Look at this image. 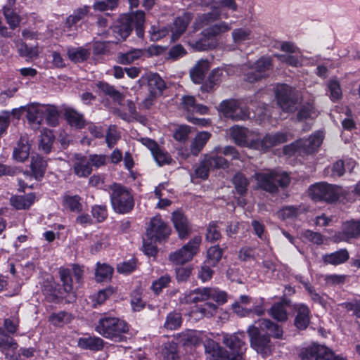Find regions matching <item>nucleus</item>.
Returning <instances> with one entry per match:
<instances>
[{
    "mask_svg": "<svg viewBox=\"0 0 360 360\" xmlns=\"http://www.w3.org/2000/svg\"><path fill=\"white\" fill-rule=\"evenodd\" d=\"M286 304L284 302L274 304L269 309V314L278 321H284L288 319Z\"/></svg>",
    "mask_w": 360,
    "mask_h": 360,
    "instance_id": "obj_43",
    "label": "nucleus"
},
{
    "mask_svg": "<svg viewBox=\"0 0 360 360\" xmlns=\"http://www.w3.org/2000/svg\"><path fill=\"white\" fill-rule=\"evenodd\" d=\"M329 96L333 101L340 99L342 96V90L339 82L335 79H331L328 84Z\"/></svg>",
    "mask_w": 360,
    "mask_h": 360,
    "instance_id": "obj_60",
    "label": "nucleus"
},
{
    "mask_svg": "<svg viewBox=\"0 0 360 360\" xmlns=\"http://www.w3.org/2000/svg\"><path fill=\"white\" fill-rule=\"evenodd\" d=\"M231 37L236 45L243 44L252 38V31L249 27L236 28L232 31Z\"/></svg>",
    "mask_w": 360,
    "mask_h": 360,
    "instance_id": "obj_37",
    "label": "nucleus"
},
{
    "mask_svg": "<svg viewBox=\"0 0 360 360\" xmlns=\"http://www.w3.org/2000/svg\"><path fill=\"white\" fill-rule=\"evenodd\" d=\"M36 198L33 193L25 195H15L11 198V205L18 210L29 208L34 202Z\"/></svg>",
    "mask_w": 360,
    "mask_h": 360,
    "instance_id": "obj_33",
    "label": "nucleus"
},
{
    "mask_svg": "<svg viewBox=\"0 0 360 360\" xmlns=\"http://www.w3.org/2000/svg\"><path fill=\"white\" fill-rule=\"evenodd\" d=\"M238 5L236 0H220L214 2L212 5V11L198 16L195 20V26L200 29L204 26L209 25L220 18H228L229 17L225 9L232 12L236 11Z\"/></svg>",
    "mask_w": 360,
    "mask_h": 360,
    "instance_id": "obj_4",
    "label": "nucleus"
},
{
    "mask_svg": "<svg viewBox=\"0 0 360 360\" xmlns=\"http://www.w3.org/2000/svg\"><path fill=\"white\" fill-rule=\"evenodd\" d=\"M191 19V14L186 13L182 15L177 17L174 22L167 27L172 41H175L180 38L186 31Z\"/></svg>",
    "mask_w": 360,
    "mask_h": 360,
    "instance_id": "obj_19",
    "label": "nucleus"
},
{
    "mask_svg": "<svg viewBox=\"0 0 360 360\" xmlns=\"http://www.w3.org/2000/svg\"><path fill=\"white\" fill-rule=\"evenodd\" d=\"M44 105L32 103L25 106L27 119L29 122L39 124L44 119Z\"/></svg>",
    "mask_w": 360,
    "mask_h": 360,
    "instance_id": "obj_24",
    "label": "nucleus"
},
{
    "mask_svg": "<svg viewBox=\"0 0 360 360\" xmlns=\"http://www.w3.org/2000/svg\"><path fill=\"white\" fill-rule=\"evenodd\" d=\"M309 194L314 201L334 202L338 199L340 189L338 186L324 182L310 186Z\"/></svg>",
    "mask_w": 360,
    "mask_h": 360,
    "instance_id": "obj_11",
    "label": "nucleus"
},
{
    "mask_svg": "<svg viewBox=\"0 0 360 360\" xmlns=\"http://www.w3.org/2000/svg\"><path fill=\"white\" fill-rule=\"evenodd\" d=\"M60 280L63 283L64 290L66 292H70L72 290V279L71 271L68 269L60 270Z\"/></svg>",
    "mask_w": 360,
    "mask_h": 360,
    "instance_id": "obj_57",
    "label": "nucleus"
},
{
    "mask_svg": "<svg viewBox=\"0 0 360 360\" xmlns=\"http://www.w3.org/2000/svg\"><path fill=\"white\" fill-rule=\"evenodd\" d=\"M65 116L68 123L76 128L84 127V120L83 116L71 108L65 110Z\"/></svg>",
    "mask_w": 360,
    "mask_h": 360,
    "instance_id": "obj_42",
    "label": "nucleus"
},
{
    "mask_svg": "<svg viewBox=\"0 0 360 360\" xmlns=\"http://www.w3.org/2000/svg\"><path fill=\"white\" fill-rule=\"evenodd\" d=\"M98 87L101 89L103 92L110 95L115 101L120 103L122 101L124 98V96L115 90L113 86H110L107 83L105 82H99L97 84Z\"/></svg>",
    "mask_w": 360,
    "mask_h": 360,
    "instance_id": "obj_55",
    "label": "nucleus"
},
{
    "mask_svg": "<svg viewBox=\"0 0 360 360\" xmlns=\"http://www.w3.org/2000/svg\"><path fill=\"white\" fill-rule=\"evenodd\" d=\"M169 227L160 216H155L151 219L146 231L147 236L154 241L165 238L169 235Z\"/></svg>",
    "mask_w": 360,
    "mask_h": 360,
    "instance_id": "obj_16",
    "label": "nucleus"
},
{
    "mask_svg": "<svg viewBox=\"0 0 360 360\" xmlns=\"http://www.w3.org/2000/svg\"><path fill=\"white\" fill-rule=\"evenodd\" d=\"M281 50L288 53L285 55H277L276 57L287 64L297 67L302 64V54L300 49L290 42H285L281 45Z\"/></svg>",
    "mask_w": 360,
    "mask_h": 360,
    "instance_id": "obj_18",
    "label": "nucleus"
},
{
    "mask_svg": "<svg viewBox=\"0 0 360 360\" xmlns=\"http://www.w3.org/2000/svg\"><path fill=\"white\" fill-rule=\"evenodd\" d=\"M89 12V8L84 6L75 11L66 20L64 32L67 36H74L77 30V24Z\"/></svg>",
    "mask_w": 360,
    "mask_h": 360,
    "instance_id": "obj_21",
    "label": "nucleus"
},
{
    "mask_svg": "<svg viewBox=\"0 0 360 360\" xmlns=\"http://www.w3.org/2000/svg\"><path fill=\"white\" fill-rule=\"evenodd\" d=\"M113 293L111 288H106L98 291L96 294L93 295L91 299L93 302V305L96 307L98 305L103 304L107 298H108Z\"/></svg>",
    "mask_w": 360,
    "mask_h": 360,
    "instance_id": "obj_58",
    "label": "nucleus"
},
{
    "mask_svg": "<svg viewBox=\"0 0 360 360\" xmlns=\"http://www.w3.org/2000/svg\"><path fill=\"white\" fill-rule=\"evenodd\" d=\"M261 329L255 323L250 326L247 330L252 349L262 356H266L271 354L274 347L269 336L261 335Z\"/></svg>",
    "mask_w": 360,
    "mask_h": 360,
    "instance_id": "obj_8",
    "label": "nucleus"
},
{
    "mask_svg": "<svg viewBox=\"0 0 360 360\" xmlns=\"http://www.w3.org/2000/svg\"><path fill=\"white\" fill-rule=\"evenodd\" d=\"M18 52L20 56L32 59L37 57L39 49L37 46L28 47L26 44L21 42L18 45Z\"/></svg>",
    "mask_w": 360,
    "mask_h": 360,
    "instance_id": "obj_52",
    "label": "nucleus"
},
{
    "mask_svg": "<svg viewBox=\"0 0 360 360\" xmlns=\"http://www.w3.org/2000/svg\"><path fill=\"white\" fill-rule=\"evenodd\" d=\"M44 118L46 119L47 123L51 126H56L58 120V111L53 105H44Z\"/></svg>",
    "mask_w": 360,
    "mask_h": 360,
    "instance_id": "obj_49",
    "label": "nucleus"
},
{
    "mask_svg": "<svg viewBox=\"0 0 360 360\" xmlns=\"http://www.w3.org/2000/svg\"><path fill=\"white\" fill-rule=\"evenodd\" d=\"M272 66L271 60L268 57H262L257 60L245 74V79L249 82H255L269 75Z\"/></svg>",
    "mask_w": 360,
    "mask_h": 360,
    "instance_id": "obj_14",
    "label": "nucleus"
},
{
    "mask_svg": "<svg viewBox=\"0 0 360 360\" xmlns=\"http://www.w3.org/2000/svg\"><path fill=\"white\" fill-rule=\"evenodd\" d=\"M331 350L328 347L312 344L302 350L300 356L302 360H326L331 356Z\"/></svg>",
    "mask_w": 360,
    "mask_h": 360,
    "instance_id": "obj_17",
    "label": "nucleus"
},
{
    "mask_svg": "<svg viewBox=\"0 0 360 360\" xmlns=\"http://www.w3.org/2000/svg\"><path fill=\"white\" fill-rule=\"evenodd\" d=\"M110 202L114 211L119 214L129 213L134 207V199L131 191L118 184L110 186Z\"/></svg>",
    "mask_w": 360,
    "mask_h": 360,
    "instance_id": "obj_5",
    "label": "nucleus"
},
{
    "mask_svg": "<svg viewBox=\"0 0 360 360\" xmlns=\"http://www.w3.org/2000/svg\"><path fill=\"white\" fill-rule=\"evenodd\" d=\"M297 315L295 325L299 329H305L309 323V309L304 304H297L295 307Z\"/></svg>",
    "mask_w": 360,
    "mask_h": 360,
    "instance_id": "obj_27",
    "label": "nucleus"
},
{
    "mask_svg": "<svg viewBox=\"0 0 360 360\" xmlns=\"http://www.w3.org/2000/svg\"><path fill=\"white\" fill-rule=\"evenodd\" d=\"M223 342L229 348L230 352L212 340L205 342V350L217 360H244L246 345L239 338L238 334L224 335Z\"/></svg>",
    "mask_w": 360,
    "mask_h": 360,
    "instance_id": "obj_1",
    "label": "nucleus"
},
{
    "mask_svg": "<svg viewBox=\"0 0 360 360\" xmlns=\"http://www.w3.org/2000/svg\"><path fill=\"white\" fill-rule=\"evenodd\" d=\"M318 111L311 103L303 104L297 113V119L300 121L307 119H314L318 116Z\"/></svg>",
    "mask_w": 360,
    "mask_h": 360,
    "instance_id": "obj_46",
    "label": "nucleus"
},
{
    "mask_svg": "<svg viewBox=\"0 0 360 360\" xmlns=\"http://www.w3.org/2000/svg\"><path fill=\"white\" fill-rule=\"evenodd\" d=\"M148 86L149 93L153 96H157L162 93L165 84L158 75H152L148 79Z\"/></svg>",
    "mask_w": 360,
    "mask_h": 360,
    "instance_id": "obj_38",
    "label": "nucleus"
},
{
    "mask_svg": "<svg viewBox=\"0 0 360 360\" xmlns=\"http://www.w3.org/2000/svg\"><path fill=\"white\" fill-rule=\"evenodd\" d=\"M46 166V162L42 158L39 156L32 157L30 168L32 175L36 180L40 181L44 177Z\"/></svg>",
    "mask_w": 360,
    "mask_h": 360,
    "instance_id": "obj_28",
    "label": "nucleus"
},
{
    "mask_svg": "<svg viewBox=\"0 0 360 360\" xmlns=\"http://www.w3.org/2000/svg\"><path fill=\"white\" fill-rule=\"evenodd\" d=\"M229 131L230 136L236 144L255 149L257 131L249 130L238 125L233 126Z\"/></svg>",
    "mask_w": 360,
    "mask_h": 360,
    "instance_id": "obj_13",
    "label": "nucleus"
},
{
    "mask_svg": "<svg viewBox=\"0 0 360 360\" xmlns=\"http://www.w3.org/2000/svg\"><path fill=\"white\" fill-rule=\"evenodd\" d=\"M144 53L145 50L140 49H134L126 53H120L118 54V61L121 64L128 65L141 58Z\"/></svg>",
    "mask_w": 360,
    "mask_h": 360,
    "instance_id": "obj_39",
    "label": "nucleus"
},
{
    "mask_svg": "<svg viewBox=\"0 0 360 360\" xmlns=\"http://www.w3.org/2000/svg\"><path fill=\"white\" fill-rule=\"evenodd\" d=\"M205 162H207V165L210 169H219L226 168L228 167V161L223 158L217 155L207 154L204 156Z\"/></svg>",
    "mask_w": 360,
    "mask_h": 360,
    "instance_id": "obj_44",
    "label": "nucleus"
},
{
    "mask_svg": "<svg viewBox=\"0 0 360 360\" xmlns=\"http://www.w3.org/2000/svg\"><path fill=\"white\" fill-rule=\"evenodd\" d=\"M220 110L226 117L235 120H245L250 116V111L246 104L238 100H226L220 104Z\"/></svg>",
    "mask_w": 360,
    "mask_h": 360,
    "instance_id": "obj_12",
    "label": "nucleus"
},
{
    "mask_svg": "<svg viewBox=\"0 0 360 360\" xmlns=\"http://www.w3.org/2000/svg\"><path fill=\"white\" fill-rule=\"evenodd\" d=\"M324 138L322 131H317L311 134L308 139L297 140L295 143L284 147V153L287 155H292L296 152L310 154L316 152L321 145Z\"/></svg>",
    "mask_w": 360,
    "mask_h": 360,
    "instance_id": "obj_6",
    "label": "nucleus"
},
{
    "mask_svg": "<svg viewBox=\"0 0 360 360\" xmlns=\"http://www.w3.org/2000/svg\"><path fill=\"white\" fill-rule=\"evenodd\" d=\"M226 76V74L223 69L216 68L213 70L209 76V82L210 86L209 87L206 86L205 90H211L214 85L218 84Z\"/></svg>",
    "mask_w": 360,
    "mask_h": 360,
    "instance_id": "obj_59",
    "label": "nucleus"
},
{
    "mask_svg": "<svg viewBox=\"0 0 360 360\" xmlns=\"http://www.w3.org/2000/svg\"><path fill=\"white\" fill-rule=\"evenodd\" d=\"M222 250L219 246H213L207 250V262L214 266L221 258Z\"/></svg>",
    "mask_w": 360,
    "mask_h": 360,
    "instance_id": "obj_63",
    "label": "nucleus"
},
{
    "mask_svg": "<svg viewBox=\"0 0 360 360\" xmlns=\"http://www.w3.org/2000/svg\"><path fill=\"white\" fill-rule=\"evenodd\" d=\"M120 135L114 125L109 127L105 136V141L108 148H112L120 139Z\"/></svg>",
    "mask_w": 360,
    "mask_h": 360,
    "instance_id": "obj_61",
    "label": "nucleus"
},
{
    "mask_svg": "<svg viewBox=\"0 0 360 360\" xmlns=\"http://www.w3.org/2000/svg\"><path fill=\"white\" fill-rule=\"evenodd\" d=\"M30 144L27 136H22L14 148L13 157L18 162H24L30 155Z\"/></svg>",
    "mask_w": 360,
    "mask_h": 360,
    "instance_id": "obj_23",
    "label": "nucleus"
},
{
    "mask_svg": "<svg viewBox=\"0 0 360 360\" xmlns=\"http://www.w3.org/2000/svg\"><path fill=\"white\" fill-rule=\"evenodd\" d=\"M232 28V22L220 21L210 25L203 31L204 35L215 37L230 31Z\"/></svg>",
    "mask_w": 360,
    "mask_h": 360,
    "instance_id": "obj_35",
    "label": "nucleus"
},
{
    "mask_svg": "<svg viewBox=\"0 0 360 360\" xmlns=\"http://www.w3.org/2000/svg\"><path fill=\"white\" fill-rule=\"evenodd\" d=\"M95 330L103 337L117 342L123 340V335L128 332L129 326L122 319L105 316L99 319Z\"/></svg>",
    "mask_w": 360,
    "mask_h": 360,
    "instance_id": "obj_3",
    "label": "nucleus"
},
{
    "mask_svg": "<svg viewBox=\"0 0 360 360\" xmlns=\"http://www.w3.org/2000/svg\"><path fill=\"white\" fill-rule=\"evenodd\" d=\"M255 178L259 187L271 193L277 190L278 186L285 187L290 183L287 173H278L271 170L257 173Z\"/></svg>",
    "mask_w": 360,
    "mask_h": 360,
    "instance_id": "obj_7",
    "label": "nucleus"
},
{
    "mask_svg": "<svg viewBox=\"0 0 360 360\" xmlns=\"http://www.w3.org/2000/svg\"><path fill=\"white\" fill-rule=\"evenodd\" d=\"M148 32L150 39L153 41H157L169 35V29L167 26L154 25L150 27Z\"/></svg>",
    "mask_w": 360,
    "mask_h": 360,
    "instance_id": "obj_48",
    "label": "nucleus"
},
{
    "mask_svg": "<svg viewBox=\"0 0 360 360\" xmlns=\"http://www.w3.org/2000/svg\"><path fill=\"white\" fill-rule=\"evenodd\" d=\"M349 259V253L346 249L327 254L323 256V260L326 264L332 265L341 264Z\"/></svg>",
    "mask_w": 360,
    "mask_h": 360,
    "instance_id": "obj_34",
    "label": "nucleus"
},
{
    "mask_svg": "<svg viewBox=\"0 0 360 360\" xmlns=\"http://www.w3.org/2000/svg\"><path fill=\"white\" fill-rule=\"evenodd\" d=\"M67 53L70 60L75 63L83 62L90 56L89 50L84 47H70Z\"/></svg>",
    "mask_w": 360,
    "mask_h": 360,
    "instance_id": "obj_40",
    "label": "nucleus"
},
{
    "mask_svg": "<svg viewBox=\"0 0 360 360\" xmlns=\"http://www.w3.org/2000/svg\"><path fill=\"white\" fill-rule=\"evenodd\" d=\"M170 282V276L165 274L152 283L151 289L155 294H159L164 288L169 285Z\"/></svg>",
    "mask_w": 360,
    "mask_h": 360,
    "instance_id": "obj_53",
    "label": "nucleus"
},
{
    "mask_svg": "<svg viewBox=\"0 0 360 360\" xmlns=\"http://www.w3.org/2000/svg\"><path fill=\"white\" fill-rule=\"evenodd\" d=\"M113 269L106 264H98L96 269L95 278L96 281L103 282L111 278Z\"/></svg>",
    "mask_w": 360,
    "mask_h": 360,
    "instance_id": "obj_45",
    "label": "nucleus"
},
{
    "mask_svg": "<svg viewBox=\"0 0 360 360\" xmlns=\"http://www.w3.org/2000/svg\"><path fill=\"white\" fill-rule=\"evenodd\" d=\"M288 139V134L285 132L266 134L263 136H261L257 132L255 150L265 151L273 146L287 141Z\"/></svg>",
    "mask_w": 360,
    "mask_h": 360,
    "instance_id": "obj_15",
    "label": "nucleus"
},
{
    "mask_svg": "<svg viewBox=\"0 0 360 360\" xmlns=\"http://www.w3.org/2000/svg\"><path fill=\"white\" fill-rule=\"evenodd\" d=\"M62 199L63 207L71 212H79L82 210V205L80 202L81 198L79 195H71L68 193H65Z\"/></svg>",
    "mask_w": 360,
    "mask_h": 360,
    "instance_id": "obj_36",
    "label": "nucleus"
},
{
    "mask_svg": "<svg viewBox=\"0 0 360 360\" xmlns=\"http://www.w3.org/2000/svg\"><path fill=\"white\" fill-rule=\"evenodd\" d=\"M210 137L211 134L207 131H203L198 133L191 142L190 153L197 156L203 149Z\"/></svg>",
    "mask_w": 360,
    "mask_h": 360,
    "instance_id": "obj_26",
    "label": "nucleus"
},
{
    "mask_svg": "<svg viewBox=\"0 0 360 360\" xmlns=\"http://www.w3.org/2000/svg\"><path fill=\"white\" fill-rule=\"evenodd\" d=\"M360 236V221H349L343 224L342 232L334 236L335 242L348 241Z\"/></svg>",
    "mask_w": 360,
    "mask_h": 360,
    "instance_id": "obj_20",
    "label": "nucleus"
},
{
    "mask_svg": "<svg viewBox=\"0 0 360 360\" xmlns=\"http://www.w3.org/2000/svg\"><path fill=\"white\" fill-rule=\"evenodd\" d=\"M145 13L142 11H137L131 14L124 16L121 21L113 27L103 34L110 36L114 39H110L108 42L117 43L124 40L131 33L133 27H135L136 35L142 38L144 35Z\"/></svg>",
    "mask_w": 360,
    "mask_h": 360,
    "instance_id": "obj_2",
    "label": "nucleus"
},
{
    "mask_svg": "<svg viewBox=\"0 0 360 360\" xmlns=\"http://www.w3.org/2000/svg\"><path fill=\"white\" fill-rule=\"evenodd\" d=\"M181 106L188 112H197L201 115L207 114L208 108L202 105L196 104L193 96H185L181 98Z\"/></svg>",
    "mask_w": 360,
    "mask_h": 360,
    "instance_id": "obj_29",
    "label": "nucleus"
},
{
    "mask_svg": "<svg viewBox=\"0 0 360 360\" xmlns=\"http://www.w3.org/2000/svg\"><path fill=\"white\" fill-rule=\"evenodd\" d=\"M300 214V210L294 206L285 207L280 210L277 214L280 219H288L297 217Z\"/></svg>",
    "mask_w": 360,
    "mask_h": 360,
    "instance_id": "obj_64",
    "label": "nucleus"
},
{
    "mask_svg": "<svg viewBox=\"0 0 360 360\" xmlns=\"http://www.w3.org/2000/svg\"><path fill=\"white\" fill-rule=\"evenodd\" d=\"M278 104L285 112H293L300 98L299 92L285 84L276 86L275 90Z\"/></svg>",
    "mask_w": 360,
    "mask_h": 360,
    "instance_id": "obj_9",
    "label": "nucleus"
},
{
    "mask_svg": "<svg viewBox=\"0 0 360 360\" xmlns=\"http://www.w3.org/2000/svg\"><path fill=\"white\" fill-rule=\"evenodd\" d=\"M181 321V316L179 313H169L167 316L165 326L169 330H176L180 327Z\"/></svg>",
    "mask_w": 360,
    "mask_h": 360,
    "instance_id": "obj_54",
    "label": "nucleus"
},
{
    "mask_svg": "<svg viewBox=\"0 0 360 360\" xmlns=\"http://www.w3.org/2000/svg\"><path fill=\"white\" fill-rule=\"evenodd\" d=\"M172 220L181 238L186 237L189 231L187 218L181 212L176 211L172 214Z\"/></svg>",
    "mask_w": 360,
    "mask_h": 360,
    "instance_id": "obj_25",
    "label": "nucleus"
},
{
    "mask_svg": "<svg viewBox=\"0 0 360 360\" xmlns=\"http://www.w3.org/2000/svg\"><path fill=\"white\" fill-rule=\"evenodd\" d=\"M201 240V236H194L181 249L170 254L169 260L176 264H183L191 261L198 252Z\"/></svg>",
    "mask_w": 360,
    "mask_h": 360,
    "instance_id": "obj_10",
    "label": "nucleus"
},
{
    "mask_svg": "<svg viewBox=\"0 0 360 360\" xmlns=\"http://www.w3.org/2000/svg\"><path fill=\"white\" fill-rule=\"evenodd\" d=\"M152 155L159 166L168 165L172 161V158L169 154L160 147L153 152Z\"/></svg>",
    "mask_w": 360,
    "mask_h": 360,
    "instance_id": "obj_56",
    "label": "nucleus"
},
{
    "mask_svg": "<svg viewBox=\"0 0 360 360\" xmlns=\"http://www.w3.org/2000/svg\"><path fill=\"white\" fill-rule=\"evenodd\" d=\"M255 323L258 326L262 331H269L274 338L277 339L282 338L283 330L278 325L274 323L271 321L266 319H262L258 320V321L255 322Z\"/></svg>",
    "mask_w": 360,
    "mask_h": 360,
    "instance_id": "obj_31",
    "label": "nucleus"
},
{
    "mask_svg": "<svg viewBox=\"0 0 360 360\" xmlns=\"http://www.w3.org/2000/svg\"><path fill=\"white\" fill-rule=\"evenodd\" d=\"M72 167L74 173L79 177H87L92 172L87 156L75 155L72 159Z\"/></svg>",
    "mask_w": 360,
    "mask_h": 360,
    "instance_id": "obj_22",
    "label": "nucleus"
},
{
    "mask_svg": "<svg viewBox=\"0 0 360 360\" xmlns=\"http://www.w3.org/2000/svg\"><path fill=\"white\" fill-rule=\"evenodd\" d=\"M233 182L238 193L242 195L246 192L248 181V179L242 174H236L233 176Z\"/></svg>",
    "mask_w": 360,
    "mask_h": 360,
    "instance_id": "obj_62",
    "label": "nucleus"
},
{
    "mask_svg": "<svg viewBox=\"0 0 360 360\" xmlns=\"http://www.w3.org/2000/svg\"><path fill=\"white\" fill-rule=\"evenodd\" d=\"M210 288H198L185 295V302L186 303H195L205 301L209 299Z\"/></svg>",
    "mask_w": 360,
    "mask_h": 360,
    "instance_id": "obj_41",
    "label": "nucleus"
},
{
    "mask_svg": "<svg viewBox=\"0 0 360 360\" xmlns=\"http://www.w3.org/2000/svg\"><path fill=\"white\" fill-rule=\"evenodd\" d=\"M208 69L209 63L207 60H202L198 61L190 71V76L192 81L195 84L201 83Z\"/></svg>",
    "mask_w": 360,
    "mask_h": 360,
    "instance_id": "obj_30",
    "label": "nucleus"
},
{
    "mask_svg": "<svg viewBox=\"0 0 360 360\" xmlns=\"http://www.w3.org/2000/svg\"><path fill=\"white\" fill-rule=\"evenodd\" d=\"M345 172V163L342 160L337 161L331 167H327L324 170L326 176H331L333 177H340L343 175Z\"/></svg>",
    "mask_w": 360,
    "mask_h": 360,
    "instance_id": "obj_51",
    "label": "nucleus"
},
{
    "mask_svg": "<svg viewBox=\"0 0 360 360\" xmlns=\"http://www.w3.org/2000/svg\"><path fill=\"white\" fill-rule=\"evenodd\" d=\"M71 316L70 314L65 312L60 311L58 313L52 314L49 316V321L56 326H63L65 323L70 321Z\"/></svg>",
    "mask_w": 360,
    "mask_h": 360,
    "instance_id": "obj_50",
    "label": "nucleus"
},
{
    "mask_svg": "<svg viewBox=\"0 0 360 360\" xmlns=\"http://www.w3.org/2000/svg\"><path fill=\"white\" fill-rule=\"evenodd\" d=\"M103 340L98 337H82L78 340V346L84 349L101 350L103 348Z\"/></svg>",
    "mask_w": 360,
    "mask_h": 360,
    "instance_id": "obj_32",
    "label": "nucleus"
},
{
    "mask_svg": "<svg viewBox=\"0 0 360 360\" xmlns=\"http://www.w3.org/2000/svg\"><path fill=\"white\" fill-rule=\"evenodd\" d=\"M54 140L53 131L49 129H44L40 137L39 147L45 152L49 153Z\"/></svg>",
    "mask_w": 360,
    "mask_h": 360,
    "instance_id": "obj_47",
    "label": "nucleus"
}]
</instances>
